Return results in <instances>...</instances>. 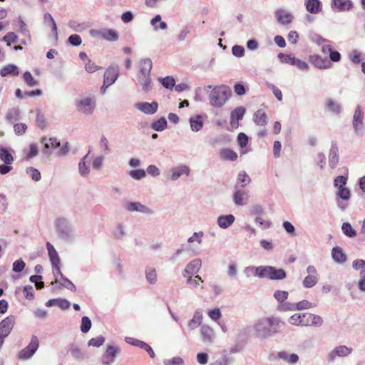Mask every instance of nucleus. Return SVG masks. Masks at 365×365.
Masks as SVG:
<instances>
[{
    "label": "nucleus",
    "mask_w": 365,
    "mask_h": 365,
    "mask_svg": "<svg viewBox=\"0 0 365 365\" xmlns=\"http://www.w3.org/2000/svg\"><path fill=\"white\" fill-rule=\"evenodd\" d=\"M282 324L281 320L277 317H264L255 324V330L257 336L267 338L279 333Z\"/></svg>",
    "instance_id": "f257e3e1"
},
{
    "label": "nucleus",
    "mask_w": 365,
    "mask_h": 365,
    "mask_svg": "<svg viewBox=\"0 0 365 365\" xmlns=\"http://www.w3.org/2000/svg\"><path fill=\"white\" fill-rule=\"evenodd\" d=\"M249 275L272 280H281L286 277V272L283 269H277L272 266L252 267L247 269Z\"/></svg>",
    "instance_id": "f03ea898"
},
{
    "label": "nucleus",
    "mask_w": 365,
    "mask_h": 365,
    "mask_svg": "<svg viewBox=\"0 0 365 365\" xmlns=\"http://www.w3.org/2000/svg\"><path fill=\"white\" fill-rule=\"evenodd\" d=\"M232 92L230 88L225 85L215 87L210 96V103L215 107L222 106L230 98Z\"/></svg>",
    "instance_id": "7ed1b4c3"
},
{
    "label": "nucleus",
    "mask_w": 365,
    "mask_h": 365,
    "mask_svg": "<svg viewBox=\"0 0 365 365\" xmlns=\"http://www.w3.org/2000/svg\"><path fill=\"white\" fill-rule=\"evenodd\" d=\"M314 42L321 46V51L324 54H329V59L333 62H339L341 60V54L334 49L332 42L320 36L314 37Z\"/></svg>",
    "instance_id": "20e7f679"
},
{
    "label": "nucleus",
    "mask_w": 365,
    "mask_h": 365,
    "mask_svg": "<svg viewBox=\"0 0 365 365\" xmlns=\"http://www.w3.org/2000/svg\"><path fill=\"white\" fill-rule=\"evenodd\" d=\"M278 58L282 63H287L292 66H297L299 69L307 71L309 69V65L299 58H297L292 54H287L279 53L278 54Z\"/></svg>",
    "instance_id": "39448f33"
},
{
    "label": "nucleus",
    "mask_w": 365,
    "mask_h": 365,
    "mask_svg": "<svg viewBox=\"0 0 365 365\" xmlns=\"http://www.w3.org/2000/svg\"><path fill=\"white\" fill-rule=\"evenodd\" d=\"M119 76V70L117 66H109L104 73L103 85L101 91L105 93L106 89L115 83Z\"/></svg>",
    "instance_id": "423d86ee"
},
{
    "label": "nucleus",
    "mask_w": 365,
    "mask_h": 365,
    "mask_svg": "<svg viewBox=\"0 0 365 365\" xmlns=\"http://www.w3.org/2000/svg\"><path fill=\"white\" fill-rule=\"evenodd\" d=\"M38 346V339L37 336H33L29 345L19 352V359L21 360L29 359L34 354Z\"/></svg>",
    "instance_id": "0eeeda50"
},
{
    "label": "nucleus",
    "mask_w": 365,
    "mask_h": 365,
    "mask_svg": "<svg viewBox=\"0 0 365 365\" xmlns=\"http://www.w3.org/2000/svg\"><path fill=\"white\" fill-rule=\"evenodd\" d=\"M46 247L48 250V257L53 269H55L58 274L63 277V274L61 272L59 267L60 258L58 255V252H56L54 247L48 242L46 243Z\"/></svg>",
    "instance_id": "6e6552de"
},
{
    "label": "nucleus",
    "mask_w": 365,
    "mask_h": 365,
    "mask_svg": "<svg viewBox=\"0 0 365 365\" xmlns=\"http://www.w3.org/2000/svg\"><path fill=\"white\" fill-rule=\"evenodd\" d=\"M15 317L10 315L0 322V336L4 339L11 331L15 324Z\"/></svg>",
    "instance_id": "1a4fd4ad"
},
{
    "label": "nucleus",
    "mask_w": 365,
    "mask_h": 365,
    "mask_svg": "<svg viewBox=\"0 0 365 365\" xmlns=\"http://www.w3.org/2000/svg\"><path fill=\"white\" fill-rule=\"evenodd\" d=\"M91 33L93 36L102 37L110 41H115L118 39V34L113 29L92 30Z\"/></svg>",
    "instance_id": "9d476101"
},
{
    "label": "nucleus",
    "mask_w": 365,
    "mask_h": 365,
    "mask_svg": "<svg viewBox=\"0 0 365 365\" xmlns=\"http://www.w3.org/2000/svg\"><path fill=\"white\" fill-rule=\"evenodd\" d=\"M135 108L147 115H151L157 112L158 103L156 101L152 103L142 102L136 103Z\"/></svg>",
    "instance_id": "9b49d317"
},
{
    "label": "nucleus",
    "mask_w": 365,
    "mask_h": 365,
    "mask_svg": "<svg viewBox=\"0 0 365 365\" xmlns=\"http://www.w3.org/2000/svg\"><path fill=\"white\" fill-rule=\"evenodd\" d=\"M95 101L91 98H86L76 103L79 111L86 114H91L93 110Z\"/></svg>",
    "instance_id": "f8f14e48"
},
{
    "label": "nucleus",
    "mask_w": 365,
    "mask_h": 365,
    "mask_svg": "<svg viewBox=\"0 0 365 365\" xmlns=\"http://www.w3.org/2000/svg\"><path fill=\"white\" fill-rule=\"evenodd\" d=\"M309 61L315 67L320 69L329 68L331 66L330 63L327 58H323L317 54L311 55L309 57Z\"/></svg>",
    "instance_id": "ddd939ff"
},
{
    "label": "nucleus",
    "mask_w": 365,
    "mask_h": 365,
    "mask_svg": "<svg viewBox=\"0 0 365 365\" xmlns=\"http://www.w3.org/2000/svg\"><path fill=\"white\" fill-rule=\"evenodd\" d=\"M352 349L346 346H336L328 356L329 361H333L336 356L344 357L351 353Z\"/></svg>",
    "instance_id": "4468645a"
},
{
    "label": "nucleus",
    "mask_w": 365,
    "mask_h": 365,
    "mask_svg": "<svg viewBox=\"0 0 365 365\" xmlns=\"http://www.w3.org/2000/svg\"><path fill=\"white\" fill-rule=\"evenodd\" d=\"M353 4L351 0H332L331 8L338 11H347L352 9Z\"/></svg>",
    "instance_id": "2eb2a0df"
},
{
    "label": "nucleus",
    "mask_w": 365,
    "mask_h": 365,
    "mask_svg": "<svg viewBox=\"0 0 365 365\" xmlns=\"http://www.w3.org/2000/svg\"><path fill=\"white\" fill-rule=\"evenodd\" d=\"M245 113V108L237 107L231 112L230 124L232 127L237 128L239 125L238 121L243 118Z\"/></svg>",
    "instance_id": "dca6fc26"
},
{
    "label": "nucleus",
    "mask_w": 365,
    "mask_h": 365,
    "mask_svg": "<svg viewBox=\"0 0 365 365\" xmlns=\"http://www.w3.org/2000/svg\"><path fill=\"white\" fill-rule=\"evenodd\" d=\"M126 341L128 342L129 344H131L134 346L141 348L142 349L145 350L151 358H153L155 356V353L153 350L148 344L133 338H127Z\"/></svg>",
    "instance_id": "f3484780"
},
{
    "label": "nucleus",
    "mask_w": 365,
    "mask_h": 365,
    "mask_svg": "<svg viewBox=\"0 0 365 365\" xmlns=\"http://www.w3.org/2000/svg\"><path fill=\"white\" fill-rule=\"evenodd\" d=\"M275 16L277 21L282 24H290L293 19L292 15L283 9H279L276 11Z\"/></svg>",
    "instance_id": "a211bd4d"
},
{
    "label": "nucleus",
    "mask_w": 365,
    "mask_h": 365,
    "mask_svg": "<svg viewBox=\"0 0 365 365\" xmlns=\"http://www.w3.org/2000/svg\"><path fill=\"white\" fill-rule=\"evenodd\" d=\"M205 116L197 115L191 117L190 119V124L191 129L193 131H199L202 129L204 123Z\"/></svg>",
    "instance_id": "6ab92c4d"
},
{
    "label": "nucleus",
    "mask_w": 365,
    "mask_h": 365,
    "mask_svg": "<svg viewBox=\"0 0 365 365\" xmlns=\"http://www.w3.org/2000/svg\"><path fill=\"white\" fill-rule=\"evenodd\" d=\"M126 209L130 212H140L143 213H150V210L146 206L142 205L140 202H128L126 205Z\"/></svg>",
    "instance_id": "aec40b11"
},
{
    "label": "nucleus",
    "mask_w": 365,
    "mask_h": 365,
    "mask_svg": "<svg viewBox=\"0 0 365 365\" xmlns=\"http://www.w3.org/2000/svg\"><path fill=\"white\" fill-rule=\"evenodd\" d=\"M200 267V262L198 260H194L187 265L185 267L183 275L185 277L188 279V276L197 273Z\"/></svg>",
    "instance_id": "412c9836"
},
{
    "label": "nucleus",
    "mask_w": 365,
    "mask_h": 365,
    "mask_svg": "<svg viewBox=\"0 0 365 365\" xmlns=\"http://www.w3.org/2000/svg\"><path fill=\"white\" fill-rule=\"evenodd\" d=\"M152 68V62L150 60L142 61L140 63V72L138 77L145 78L150 76V70Z\"/></svg>",
    "instance_id": "4be33fe9"
},
{
    "label": "nucleus",
    "mask_w": 365,
    "mask_h": 365,
    "mask_svg": "<svg viewBox=\"0 0 365 365\" xmlns=\"http://www.w3.org/2000/svg\"><path fill=\"white\" fill-rule=\"evenodd\" d=\"M220 156L224 160L235 161L238 158L237 153L230 148H224L220 151Z\"/></svg>",
    "instance_id": "5701e85b"
},
{
    "label": "nucleus",
    "mask_w": 365,
    "mask_h": 365,
    "mask_svg": "<svg viewBox=\"0 0 365 365\" xmlns=\"http://www.w3.org/2000/svg\"><path fill=\"white\" fill-rule=\"evenodd\" d=\"M306 317H307V313L303 314H294L289 319V322L295 326H306V323L304 322H306Z\"/></svg>",
    "instance_id": "b1692460"
},
{
    "label": "nucleus",
    "mask_w": 365,
    "mask_h": 365,
    "mask_svg": "<svg viewBox=\"0 0 365 365\" xmlns=\"http://www.w3.org/2000/svg\"><path fill=\"white\" fill-rule=\"evenodd\" d=\"M254 122L259 126H264L267 123V115L262 110L255 112L253 118Z\"/></svg>",
    "instance_id": "393cba45"
},
{
    "label": "nucleus",
    "mask_w": 365,
    "mask_h": 365,
    "mask_svg": "<svg viewBox=\"0 0 365 365\" xmlns=\"http://www.w3.org/2000/svg\"><path fill=\"white\" fill-rule=\"evenodd\" d=\"M306 326H321L323 323V319L321 317L311 313H307Z\"/></svg>",
    "instance_id": "a878e982"
},
{
    "label": "nucleus",
    "mask_w": 365,
    "mask_h": 365,
    "mask_svg": "<svg viewBox=\"0 0 365 365\" xmlns=\"http://www.w3.org/2000/svg\"><path fill=\"white\" fill-rule=\"evenodd\" d=\"M190 173V169L187 166L181 165L177 168H175L172 170V180H176L180 176L182 175H188Z\"/></svg>",
    "instance_id": "bb28decb"
},
{
    "label": "nucleus",
    "mask_w": 365,
    "mask_h": 365,
    "mask_svg": "<svg viewBox=\"0 0 365 365\" xmlns=\"http://www.w3.org/2000/svg\"><path fill=\"white\" fill-rule=\"evenodd\" d=\"M307 10L312 14H317L322 10V4L319 0H307Z\"/></svg>",
    "instance_id": "cd10ccee"
},
{
    "label": "nucleus",
    "mask_w": 365,
    "mask_h": 365,
    "mask_svg": "<svg viewBox=\"0 0 365 365\" xmlns=\"http://www.w3.org/2000/svg\"><path fill=\"white\" fill-rule=\"evenodd\" d=\"M235 221V217L232 215H222L217 219V223L222 228H227Z\"/></svg>",
    "instance_id": "c85d7f7f"
},
{
    "label": "nucleus",
    "mask_w": 365,
    "mask_h": 365,
    "mask_svg": "<svg viewBox=\"0 0 365 365\" xmlns=\"http://www.w3.org/2000/svg\"><path fill=\"white\" fill-rule=\"evenodd\" d=\"M120 351V349L118 347L114 346H108L106 349L105 353V357L107 359L106 364H110L113 361L114 358L117 355V354Z\"/></svg>",
    "instance_id": "c756f323"
},
{
    "label": "nucleus",
    "mask_w": 365,
    "mask_h": 365,
    "mask_svg": "<svg viewBox=\"0 0 365 365\" xmlns=\"http://www.w3.org/2000/svg\"><path fill=\"white\" fill-rule=\"evenodd\" d=\"M0 74L1 76H7L9 75L11 76H18L19 70L18 68L13 64H8L3 67L0 71Z\"/></svg>",
    "instance_id": "7c9ffc66"
},
{
    "label": "nucleus",
    "mask_w": 365,
    "mask_h": 365,
    "mask_svg": "<svg viewBox=\"0 0 365 365\" xmlns=\"http://www.w3.org/2000/svg\"><path fill=\"white\" fill-rule=\"evenodd\" d=\"M41 142L44 144L46 149H55L60 146V142L56 138H46L43 137L41 138Z\"/></svg>",
    "instance_id": "2f4dec72"
},
{
    "label": "nucleus",
    "mask_w": 365,
    "mask_h": 365,
    "mask_svg": "<svg viewBox=\"0 0 365 365\" xmlns=\"http://www.w3.org/2000/svg\"><path fill=\"white\" fill-rule=\"evenodd\" d=\"M0 159L6 165H11L14 161L12 155L5 148H0Z\"/></svg>",
    "instance_id": "473e14b6"
},
{
    "label": "nucleus",
    "mask_w": 365,
    "mask_h": 365,
    "mask_svg": "<svg viewBox=\"0 0 365 365\" xmlns=\"http://www.w3.org/2000/svg\"><path fill=\"white\" fill-rule=\"evenodd\" d=\"M278 356L289 364H294L299 360V357L296 354H289L285 351L279 352Z\"/></svg>",
    "instance_id": "72a5a7b5"
},
{
    "label": "nucleus",
    "mask_w": 365,
    "mask_h": 365,
    "mask_svg": "<svg viewBox=\"0 0 365 365\" xmlns=\"http://www.w3.org/2000/svg\"><path fill=\"white\" fill-rule=\"evenodd\" d=\"M329 165L331 168H335L339 162L338 148L332 147L330 150L329 156Z\"/></svg>",
    "instance_id": "f704fd0d"
},
{
    "label": "nucleus",
    "mask_w": 365,
    "mask_h": 365,
    "mask_svg": "<svg viewBox=\"0 0 365 365\" xmlns=\"http://www.w3.org/2000/svg\"><path fill=\"white\" fill-rule=\"evenodd\" d=\"M332 257L338 262H344L346 259L345 254L339 247H335L332 250Z\"/></svg>",
    "instance_id": "c9c22d12"
},
{
    "label": "nucleus",
    "mask_w": 365,
    "mask_h": 365,
    "mask_svg": "<svg viewBox=\"0 0 365 365\" xmlns=\"http://www.w3.org/2000/svg\"><path fill=\"white\" fill-rule=\"evenodd\" d=\"M233 200L236 205H242L245 203L246 193L242 190H236L233 195Z\"/></svg>",
    "instance_id": "e433bc0d"
},
{
    "label": "nucleus",
    "mask_w": 365,
    "mask_h": 365,
    "mask_svg": "<svg viewBox=\"0 0 365 365\" xmlns=\"http://www.w3.org/2000/svg\"><path fill=\"white\" fill-rule=\"evenodd\" d=\"M43 19L46 24H48V25H50L51 26L52 31H53V33L55 34H57V26H56V22H55L54 19H53V17L51 16V15L48 13L45 14L44 16H43Z\"/></svg>",
    "instance_id": "4c0bfd02"
},
{
    "label": "nucleus",
    "mask_w": 365,
    "mask_h": 365,
    "mask_svg": "<svg viewBox=\"0 0 365 365\" xmlns=\"http://www.w3.org/2000/svg\"><path fill=\"white\" fill-rule=\"evenodd\" d=\"M129 175L135 180H140L145 177L146 173L143 169L130 170Z\"/></svg>",
    "instance_id": "58836bf2"
},
{
    "label": "nucleus",
    "mask_w": 365,
    "mask_h": 365,
    "mask_svg": "<svg viewBox=\"0 0 365 365\" xmlns=\"http://www.w3.org/2000/svg\"><path fill=\"white\" fill-rule=\"evenodd\" d=\"M317 282V278L315 275H309L304 279L303 284L304 287L310 288L314 287Z\"/></svg>",
    "instance_id": "ea45409f"
},
{
    "label": "nucleus",
    "mask_w": 365,
    "mask_h": 365,
    "mask_svg": "<svg viewBox=\"0 0 365 365\" xmlns=\"http://www.w3.org/2000/svg\"><path fill=\"white\" fill-rule=\"evenodd\" d=\"M91 327V322L88 317H83L81 319V331L86 333Z\"/></svg>",
    "instance_id": "a19ab883"
},
{
    "label": "nucleus",
    "mask_w": 365,
    "mask_h": 365,
    "mask_svg": "<svg viewBox=\"0 0 365 365\" xmlns=\"http://www.w3.org/2000/svg\"><path fill=\"white\" fill-rule=\"evenodd\" d=\"M314 307V304L307 300H302L295 304V309L298 310L308 309Z\"/></svg>",
    "instance_id": "79ce46f5"
},
{
    "label": "nucleus",
    "mask_w": 365,
    "mask_h": 365,
    "mask_svg": "<svg viewBox=\"0 0 365 365\" xmlns=\"http://www.w3.org/2000/svg\"><path fill=\"white\" fill-rule=\"evenodd\" d=\"M341 228H342L343 232L346 236L354 237L356 235V231L352 228L351 225L348 222L344 223Z\"/></svg>",
    "instance_id": "37998d69"
},
{
    "label": "nucleus",
    "mask_w": 365,
    "mask_h": 365,
    "mask_svg": "<svg viewBox=\"0 0 365 365\" xmlns=\"http://www.w3.org/2000/svg\"><path fill=\"white\" fill-rule=\"evenodd\" d=\"M139 83L143 86V88L145 91H148L151 88V81L150 76L142 78L141 76L138 77Z\"/></svg>",
    "instance_id": "c03bdc74"
},
{
    "label": "nucleus",
    "mask_w": 365,
    "mask_h": 365,
    "mask_svg": "<svg viewBox=\"0 0 365 365\" xmlns=\"http://www.w3.org/2000/svg\"><path fill=\"white\" fill-rule=\"evenodd\" d=\"M24 79L29 86H34L38 83V81L34 79L31 73L29 71L24 73Z\"/></svg>",
    "instance_id": "a18cd8bd"
},
{
    "label": "nucleus",
    "mask_w": 365,
    "mask_h": 365,
    "mask_svg": "<svg viewBox=\"0 0 365 365\" xmlns=\"http://www.w3.org/2000/svg\"><path fill=\"white\" fill-rule=\"evenodd\" d=\"M237 180L242 184V186L244 187L250 183V178L245 172L242 171L238 174Z\"/></svg>",
    "instance_id": "49530a36"
},
{
    "label": "nucleus",
    "mask_w": 365,
    "mask_h": 365,
    "mask_svg": "<svg viewBox=\"0 0 365 365\" xmlns=\"http://www.w3.org/2000/svg\"><path fill=\"white\" fill-rule=\"evenodd\" d=\"M38 153V150L36 144L31 143L29 145V150L26 154V157L27 159H31L35 156H36Z\"/></svg>",
    "instance_id": "de8ad7c7"
},
{
    "label": "nucleus",
    "mask_w": 365,
    "mask_h": 365,
    "mask_svg": "<svg viewBox=\"0 0 365 365\" xmlns=\"http://www.w3.org/2000/svg\"><path fill=\"white\" fill-rule=\"evenodd\" d=\"M274 297L279 302H283L288 298V292L286 291L277 290L274 292Z\"/></svg>",
    "instance_id": "09e8293b"
},
{
    "label": "nucleus",
    "mask_w": 365,
    "mask_h": 365,
    "mask_svg": "<svg viewBox=\"0 0 365 365\" xmlns=\"http://www.w3.org/2000/svg\"><path fill=\"white\" fill-rule=\"evenodd\" d=\"M161 83L166 88L171 89L175 85V81L173 77L168 76L163 79H161Z\"/></svg>",
    "instance_id": "8fccbe9b"
},
{
    "label": "nucleus",
    "mask_w": 365,
    "mask_h": 365,
    "mask_svg": "<svg viewBox=\"0 0 365 365\" xmlns=\"http://www.w3.org/2000/svg\"><path fill=\"white\" fill-rule=\"evenodd\" d=\"M105 341V339L103 336H100L96 338H92L88 341V345L96 347L101 346Z\"/></svg>",
    "instance_id": "3c124183"
},
{
    "label": "nucleus",
    "mask_w": 365,
    "mask_h": 365,
    "mask_svg": "<svg viewBox=\"0 0 365 365\" xmlns=\"http://www.w3.org/2000/svg\"><path fill=\"white\" fill-rule=\"evenodd\" d=\"M100 68V66H97L94 62L91 61V60H88V62L85 65L86 71L90 73H93Z\"/></svg>",
    "instance_id": "603ef678"
},
{
    "label": "nucleus",
    "mask_w": 365,
    "mask_h": 365,
    "mask_svg": "<svg viewBox=\"0 0 365 365\" xmlns=\"http://www.w3.org/2000/svg\"><path fill=\"white\" fill-rule=\"evenodd\" d=\"M338 195L343 200H347L350 198V190L346 187H339L338 190Z\"/></svg>",
    "instance_id": "864d4df0"
},
{
    "label": "nucleus",
    "mask_w": 365,
    "mask_h": 365,
    "mask_svg": "<svg viewBox=\"0 0 365 365\" xmlns=\"http://www.w3.org/2000/svg\"><path fill=\"white\" fill-rule=\"evenodd\" d=\"M26 264L22 259H19L13 263V271L20 272L25 268Z\"/></svg>",
    "instance_id": "5fc2aeb1"
},
{
    "label": "nucleus",
    "mask_w": 365,
    "mask_h": 365,
    "mask_svg": "<svg viewBox=\"0 0 365 365\" xmlns=\"http://www.w3.org/2000/svg\"><path fill=\"white\" fill-rule=\"evenodd\" d=\"M24 297L26 299L29 300H32L34 298V289L32 286H26L24 287L23 290Z\"/></svg>",
    "instance_id": "6e6d98bb"
},
{
    "label": "nucleus",
    "mask_w": 365,
    "mask_h": 365,
    "mask_svg": "<svg viewBox=\"0 0 365 365\" xmlns=\"http://www.w3.org/2000/svg\"><path fill=\"white\" fill-rule=\"evenodd\" d=\"M237 142L241 148H245L248 144V137L245 133H240L237 136Z\"/></svg>",
    "instance_id": "4d7b16f0"
},
{
    "label": "nucleus",
    "mask_w": 365,
    "mask_h": 365,
    "mask_svg": "<svg viewBox=\"0 0 365 365\" xmlns=\"http://www.w3.org/2000/svg\"><path fill=\"white\" fill-rule=\"evenodd\" d=\"M14 129L16 134L22 135L26 132L27 125L25 123H16L14 125Z\"/></svg>",
    "instance_id": "13d9d810"
},
{
    "label": "nucleus",
    "mask_w": 365,
    "mask_h": 365,
    "mask_svg": "<svg viewBox=\"0 0 365 365\" xmlns=\"http://www.w3.org/2000/svg\"><path fill=\"white\" fill-rule=\"evenodd\" d=\"M36 123L38 128L41 129H44L46 128V119L43 116V115L41 113H37L36 118Z\"/></svg>",
    "instance_id": "bf43d9fd"
},
{
    "label": "nucleus",
    "mask_w": 365,
    "mask_h": 365,
    "mask_svg": "<svg viewBox=\"0 0 365 365\" xmlns=\"http://www.w3.org/2000/svg\"><path fill=\"white\" fill-rule=\"evenodd\" d=\"M17 38H18V37L15 33L9 32L4 36V41L7 42L8 46H9L11 44V42H13V43L16 42Z\"/></svg>",
    "instance_id": "052dcab7"
},
{
    "label": "nucleus",
    "mask_w": 365,
    "mask_h": 365,
    "mask_svg": "<svg viewBox=\"0 0 365 365\" xmlns=\"http://www.w3.org/2000/svg\"><path fill=\"white\" fill-rule=\"evenodd\" d=\"M146 278L150 282L153 283L157 280V274L155 269H148L146 271Z\"/></svg>",
    "instance_id": "680f3d73"
},
{
    "label": "nucleus",
    "mask_w": 365,
    "mask_h": 365,
    "mask_svg": "<svg viewBox=\"0 0 365 365\" xmlns=\"http://www.w3.org/2000/svg\"><path fill=\"white\" fill-rule=\"evenodd\" d=\"M56 305L63 310L68 309L70 307V302L66 299H56Z\"/></svg>",
    "instance_id": "e2e57ef3"
},
{
    "label": "nucleus",
    "mask_w": 365,
    "mask_h": 365,
    "mask_svg": "<svg viewBox=\"0 0 365 365\" xmlns=\"http://www.w3.org/2000/svg\"><path fill=\"white\" fill-rule=\"evenodd\" d=\"M202 282L201 277L198 275L195 276L193 278L192 276H188L187 283L192 287H196Z\"/></svg>",
    "instance_id": "0e129e2a"
},
{
    "label": "nucleus",
    "mask_w": 365,
    "mask_h": 365,
    "mask_svg": "<svg viewBox=\"0 0 365 365\" xmlns=\"http://www.w3.org/2000/svg\"><path fill=\"white\" fill-rule=\"evenodd\" d=\"M347 178L344 176H338L334 180V186L339 187H344L346 184Z\"/></svg>",
    "instance_id": "69168bd1"
},
{
    "label": "nucleus",
    "mask_w": 365,
    "mask_h": 365,
    "mask_svg": "<svg viewBox=\"0 0 365 365\" xmlns=\"http://www.w3.org/2000/svg\"><path fill=\"white\" fill-rule=\"evenodd\" d=\"M353 267L356 270L361 272L365 271V261L363 259H356L353 262Z\"/></svg>",
    "instance_id": "338daca9"
},
{
    "label": "nucleus",
    "mask_w": 365,
    "mask_h": 365,
    "mask_svg": "<svg viewBox=\"0 0 365 365\" xmlns=\"http://www.w3.org/2000/svg\"><path fill=\"white\" fill-rule=\"evenodd\" d=\"M164 363L165 365H182L183 360L180 357H174L172 359L165 361Z\"/></svg>",
    "instance_id": "774afa93"
}]
</instances>
